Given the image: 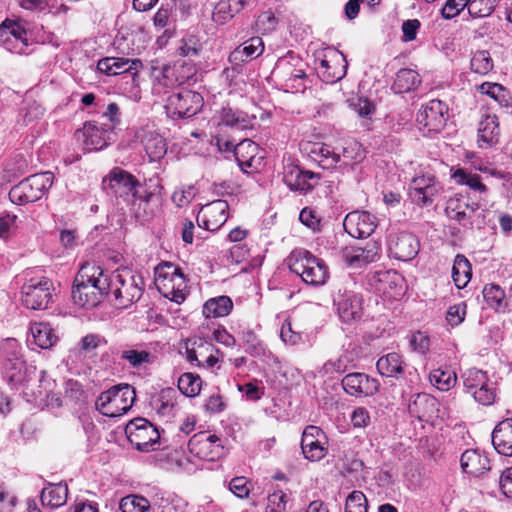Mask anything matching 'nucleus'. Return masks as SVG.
<instances>
[{"mask_svg":"<svg viewBox=\"0 0 512 512\" xmlns=\"http://www.w3.org/2000/svg\"><path fill=\"white\" fill-rule=\"evenodd\" d=\"M108 275L95 263H86L79 269L72 288V299L83 308H94L107 296Z\"/></svg>","mask_w":512,"mask_h":512,"instance_id":"nucleus-1","label":"nucleus"},{"mask_svg":"<svg viewBox=\"0 0 512 512\" xmlns=\"http://www.w3.org/2000/svg\"><path fill=\"white\" fill-rule=\"evenodd\" d=\"M108 281V297L121 309L136 303L145 288L143 277L129 268L117 269L108 275Z\"/></svg>","mask_w":512,"mask_h":512,"instance_id":"nucleus-2","label":"nucleus"},{"mask_svg":"<svg viewBox=\"0 0 512 512\" xmlns=\"http://www.w3.org/2000/svg\"><path fill=\"white\" fill-rule=\"evenodd\" d=\"M136 399V391L129 384L112 386L97 397L96 409L107 417H118L127 413Z\"/></svg>","mask_w":512,"mask_h":512,"instance_id":"nucleus-3","label":"nucleus"},{"mask_svg":"<svg viewBox=\"0 0 512 512\" xmlns=\"http://www.w3.org/2000/svg\"><path fill=\"white\" fill-rule=\"evenodd\" d=\"M291 272L310 285H322L328 277L324 262L306 250H294L287 259Z\"/></svg>","mask_w":512,"mask_h":512,"instance_id":"nucleus-4","label":"nucleus"},{"mask_svg":"<svg viewBox=\"0 0 512 512\" xmlns=\"http://www.w3.org/2000/svg\"><path fill=\"white\" fill-rule=\"evenodd\" d=\"M53 173L31 175L13 186L9 192L12 203L25 205L39 200L53 184Z\"/></svg>","mask_w":512,"mask_h":512,"instance_id":"nucleus-5","label":"nucleus"},{"mask_svg":"<svg viewBox=\"0 0 512 512\" xmlns=\"http://www.w3.org/2000/svg\"><path fill=\"white\" fill-rule=\"evenodd\" d=\"M155 285L158 291L167 299L182 303L187 296V283L181 270L172 264L156 268Z\"/></svg>","mask_w":512,"mask_h":512,"instance_id":"nucleus-6","label":"nucleus"},{"mask_svg":"<svg viewBox=\"0 0 512 512\" xmlns=\"http://www.w3.org/2000/svg\"><path fill=\"white\" fill-rule=\"evenodd\" d=\"M125 433L131 445L138 451H155L160 446V433L157 427L145 418L131 420L126 425Z\"/></svg>","mask_w":512,"mask_h":512,"instance_id":"nucleus-7","label":"nucleus"},{"mask_svg":"<svg viewBox=\"0 0 512 512\" xmlns=\"http://www.w3.org/2000/svg\"><path fill=\"white\" fill-rule=\"evenodd\" d=\"M465 392L484 406H490L495 402L496 389L485 371L470 368L462 374Z\"/></svg>","mask_w":512,"mask_h":512,"instance_id":"nucleus-8","label":"nucleus"},{"mask_svg":"<svg viewBox=\"0 0 512 512\" xmlns=\"http://www.w3.org/2000/svg\"><path fill=\"white\" fill-rule=\"evenodd\" d=\"M53 282L47 278H32L22 286V302L32 310L47 309L52 301Z\"/></svg>","mask_w":512,"mask_h":512,"instance_id":"nucleus-9","label":"nucleus"},{"mask_svg":"<svg viewBox=\"0 0 512 512\" xmlns=\"http://www.w3.org/2000/svg\"><path fill=\"white\" fill-rule=\"evenodd\" d=\"M202 104L203 97L201 94L182 89L168 97L165 107L171 117L190 118L200 111Z\"/></svg>","mask_w":512,"mask_h":512,"instance_id":"nucleus-10","label":"nucleus"},{"mask_svg":"<svg viewBox=\"0 0 512 512\" xmlns=\"http://www.w3.org/2000/svg\"><path fill=\"white\" fill-rule=\"evenodd\" d=\"M448 119V106L438 99L423 104L417 113L416 121L420 129L427 133H438L446 125Z\"/></svg>","mask_w":512,"mask_h":512,"instance_id":"nucleus-11","label":"nucleus"},{"mask_svg":"<svg viewBox=\"0 0 512 512\" xmlns=\"http://www.w3.org/2000/svg\"><path fill=\"white\" fill-rule=\"evenodd\" d=\"M316 70L324 82L335 83L346 75V58L339 50L328 48L324 51L323 57L319 59Z\"/></svg>","mask_w":512,"mask_h":512,"instance_id":"nucleus-12","label":"nucleus"},{"mask_svg":"<svg viewBox=\"0 0 512 512\" xmlns=\"http://www.w3.org/2000/svg\"><path fill=\"white\" fill-rule=\"evenodd\" d=\"M188 450L199 459L215 461L222 456L224 448L221 440L216 435L203 431L194 434L190 438Z\"/></svg>","mask_w":512,"mask_h":512,"instance_id":"nucleus-13","label":"nucleus"},{"mask_svg":"<svg viewBox=\"0 0 512 512\" xmlns=\"http://www.w3.org/2000/svg\"><path fill=\"white\" fill-rule=\"evenodd\" d=\"M103 183L105 188L111 190V193L116 197L126 200H129L130 197L133 199L141 198L137 189L141 186L139 181L132 174L122 169H113L108 179H104Z\"/></svg>","mask_w":512,"mask_h":512,"instance_id":"nucleus-14","label":"nucleus"},{"mask_svg":"<svg viewBox=\"0 0 512 512\" xmlns=\"http://www.w3.org/2000/svg\"><path fill=\"white\" fill-rule=\"evenodd\" d=\"M112 134V127L97 122H86L82 129L76 131L77 138H82L83 148L87 151H98L107 147Z\"/></svg>","mask_w":512,"mask_h":512,"instance_id":"nucleus-15","label":"nucleus"},{"mask_svg":"<svg viewBox=\"0 0 512 512\" xmlns=\"http://www.w3.org/2000/svg\"><path fill=\"white\" fill-rule=\"evenodd\" d=\"M185 349L187 360L198 367L213 368L219 361V350L210 341L202 338L188 340Z\"/></svg>","mask_w":512,"mask_h":512,"instance_id":"nucleus-16","label":"nucleus"},{"mask_svg":"<svg viewBox=\"0 0 512 512\" xmlns=\"http://www.w3.org/2000/svg\"><path fill=\"white\" fill-rule=\"evenodd\" d=\"M333 301L339 318L344 323H351L362 317V298L359 294L347 289L339 290Z\"/></svg>","mask_w":512,"mask_h":512,"instance_id":"nucleus-17","label":"nucleus"},{"mask_svg":"<svg viewBox=\"0 0 512 512\" xmlns=\"http://www.w3.org/2000/svg\"><path fill=\"white\" fill-rule=\"evenodd\" d=\"M376 216L367 211H353L346 215L343 227L354 238L369 237L376 229Z\"/></svg>","mask_w":512,"mask_h":512,"instance_id":"nucleus-18","label":"nucleus"},{"mask_svg":"<svg viewBox=\"0 0 512 512\" xmlns=\"http://www.w3.org/2000/svg\"><path fill=\"white\" fill-rule=\"evenodd\" d=\"M229 205L225 200H215L203 206L198 214L199 227L208 231H216L228 219Z\"/></svg>","mask_w":512,"mask_h":512,"instance_id":"nucleus-19","label":"nucleus"},{"mask_svg":"<svg viewBox=\"0 0 512 512\" xmlns=\"http://www.w3.org/2000/svg\"><path fill=\"white\" fill-rule=\"evenodd\" d=\"M26 35V30L18 22L5 20L0 25V43L4 44L11 52L25 53L28 46Z\"/></svg>","mask_w":512,"mask_h":512,"instance_id":"nucleus-20","label":"nucleus"},{"mask_svg":"<svg viewBox=\"0 0 512 512\" xmlns=\"http://www.w3.org/2000/svg\"><path fill=\"white\" fill-rule=\"evenodd\" d=\"M342 386L346 393L355 397H367L376 394L380 384L377 379L364 373H350L342 379Z\"/></svg>","mask_w":512,"mask_h":512,"instance_id":"nucleus-21","label":"nucleus"},{"mask_svg":"<svg viewBox=\"0 0 512 512\" xmlns=\"http://www.w3.org/2000/svg\"><path fill=\"white\" fill-rule=\"evenodd\" d=\"M439 191L440 187L434 177L417 176L411 181L409 194L414 203L427 206L433 203Z\"/></svg>","mask_w":512,"mask_h":512,"instance_id":"nucleus-22","label":"nucleus"},{"mask_svg":"<svg viewBox=\"0 0 512 512\" xmlns=\"http://www.w3.org/2000/svg\"><path fill=\"white\" fill-rule=\"evenodd\" d=\"M420 244L415 235L401 232L390 237L389 251L392 257L401 261H410L419 253Z\"/></svg>","mask_w":512,"mask_h":512,"instance_id":"nucleus-23","label":"nucleus"},{"mask_svg":"<svg viewBox=\"0 0 512 512\" xmlns=\"http://www.w3.org/2000/svg\"><path fill=\"white\" fill-rule=\"evenodd\" d=\"M317 173L303 170L297 165H288L284 171V182L293 191L306 193L312 190L319 181Z\"/></svg>","mask_w":512,"mask_h":512,"instance_id":"nucleus-24","label":"nucleus"},{"mask_svg":"<svg viewBox=\"0 0 512 512\" xmlns=\"http://www.w3.org/2000/svg\"><path fill=\"white\" fill-rule=\"evenodd\" d=\"M409 414L419 421H429L438 412V401L426 393L415 394L408 404Z\"/></svg>","mask_w":512,"mask_h":512,"instance_id":"nucleus-25","label":"nucleus"},{"mask_svg":"<svg viewBox=\"0 0 512 512\" xmlns=\"http://www.w3.org/2000/svg\"><path fill=\"white\" fill-rule=\"evenodd\" d=\"M1 368L5 380L13 389L26 386L36 376V368L27 366L25 361L8 363Z\"/></svg>","mask_w":512,"mask_h":512,"instance_id":"nucleus-26","label":"nucleus"},{"mask_svg":"<svg viewBox=\"0 0 512 512\" xmlns=\"http://www.w3.org/2000/svg\"><path fill=\"white\" fill-rule=\"evenodd\" d=\"M378 256V248L374 243H368L365 247L348 246L341 252L343 261L352 268H360L374 262Z\"/></svg>","mask_w":512,"mask_h":512,"instance_id":"nucleus-27","label":"nucleus"},{"mask_svg":"<svg viewBox=\"0 0 512 512\" xmlns=\"http://www.w3.org/2000/svg\"><path fill=\"white\" fill-rule=\"evenodd\" d=\"M500 135L499 122L495 114H485L481 117L478 127L479 147H490L498 142Z\"/></svg>","mask_w":512,"mask_h":512,"instance_id":"nucleus-28","label":"nucleus"},{"mask_svg":"<svg viewBox=\"0 0 512 512\" xmlns=\"http://www.w3.org/2000/svg\"><path fill=\"white\" fill-rule=\"evenodd\" d=\"M492 443L499 454L512 456V418L496 425L492 432Z\"/></svg>","mask_w":512,"mask_h":512,"instance_id":"nucleus-29","label":"nucleus"},{"mask_svg":"<svg viewBox=\"0 0 512 512\" xmlns=\"http://www.w3.org/2000/svg\"><path fill=\"white\" fill-rule=\"evenodd\" d=\"M141 64L139 59H127L119 57H106L98 61L97 69L108 76L119 75L122 73L136 70Z\"/></svg>","mask_w":512,"mask_h":512,"instance_id":"nucleus-30","label":"nucleus"},{"mask_svg":"<svg viewBox=\"0 0 512 512\" xmlns=\"http://www.w3.org/2000/svg\"><path fill=\"white\" fill-rule=\"evenodd\" d=\"M460 461L463 471L476 477L491 469L488 457L477 450H466Z\"/></svg>","mask_w":512,"mask_h":512,"instance_id":"nucleus-31","label":"nucleus"},{"mask_svg":"<svg viewBox=\"0 0 512 512\" xmlns=\"http://www.w3.org/2000/svg\"><path fill=\"white\" fill-rule=\"evenodd\" d=\"M376 367L382 376L398 377L404 373L406 364L400 354L391 352L380 357Z\"/></svg>","mask_w":512,"mask_h":512,"instance_id":"nucleus-32","label":"nucleus"},{"mask_svg":"<svg viewBox=\"0 0 512 512\" xmlns=\"http://www.w3.org/2000/svg\"><path fill=\"white\" fill-rule=\"evenodd\" d=\"M68 486L64 482L49 484L41 492V502L44 506L58 508L66 504Z\"/></svg>","mask_w":512,"mask_h":512,"instance_id":"nucleus-33","label":"nucleus"},{"mask_svg":"<svg viewBox=\"0 0 512 512\" xmlns=\"http://www.w3.org/2000/svg\"><path fill=\"white\" fill-rule=\"evenodd\" d=\"M475 209L468 203V200L462 195L451 197L446 204V215L453 220L462 222L471 218Z\"/></svg>","mask_w":512,"mask_h":512,"instance_id":"nucleus-34","label":"nucleus"},{"mask_svg":"<svg viewBox=\"0 0 512 512\" xmlns=\"http://www.w3.org/2000/svg\"><path fill=\"white\" fill-rule=\"evenodd\" d=\"M176 391L173 388L162 389L151 399L152 408L162 417L170 418L176 404Z\"/></svg>","mask_w":512,"mask_h":512,"instance_id":"nucleus-35","label":"nucleus"},{"mask_svg":"<svg viewBox=\"0 0 512 512\" xmlns=\"http://www.w3.org/2000/svg\"><path fill=\"white\" fill-rule=\"evenodd\" d=\"M245 5L244 0H220L214 7L212 19L217 24H225Z\"/></svg>","mask_w":512,"mask_h":512,"instance_id":"nucleus-36","label":"nucleus"},{"mask_svg":"<svg viewBox=\"0 0 512 512\" xmlns=\"http://www.w3.org/2000/svg\"><path fill=\"white\" fill-rule=\"evenodd\" d=\"M30 332L34 343L42 349L51 348L58 340V337L48 323H33L30 327Z\"/></svg>","mask_w":512,"mask_h":512,"instance_id":"nucleus-37","label":"nucleus"},{"mask_svg":"<svg viewBox=\"0 0 512 512\" xmlns=\"http://www.w3.org/2000/svg\"><path fill=\"white\" fill-rule=\"evenodd\" d=\"M233 308V302L228 296H219L207 300L203 306V315L206 318L227 316Z\"/></svg>","mask_w":512,"mask_h":512,"instance_id":"nucleus-38","label":"nucleus"},{"mask_svg":"<svg viewBox=\"0 0 512 512\" xmlns=\"http://www.w3.org/2000/svg\"><path fill=\"white\" fill-rule=\"evenodd\" d=\"M478 90L485 95L491 97L501 107H512V95L508 89L498 83L485 82L482 83Z\"/></svg>","mask_w":512,"mask_h":512,"instance_id":"nucleus-39","label":"nucleus"},{"mask_svg":"<svg viewBox=\"0 0 512 512\" xmlns=\"http://www.w3.org/2000/svg\"><path fill=\"white\" fill-rule=\"evenodd\" d=\"M235 158L239 167L245 173L248 168L252 167L254 157L256 155V146L250 139H244L234 147Z\"/></svg>","mask_w":512,"mask_h":512,"instance_id":"nucleus-40","label":"nucleus"},{"mask_svg":"<svg viewBox=\"0 0 512 512\" xmlns=\"http://www.w3.org/2000/svg\"><path fill=\"white\" fill-rule=\"evenodd\" d=\"M472 268L469 260L461 254L456 255L452 267V278L458 288H464L470 281Z\"/></svg>","mask_w":512,"mask_h":512,"instance_id":"nucleus-41","label":"nucleus"},{"mask_svg":"<svg viewBox=\"0 0 512 512\" xmlns=\"http://www.w3.org/2000/svg\"><path fill=\"white\" fill-rule=\"evenodd\" d=\"M483 297L488 306L497 312H505L507 302L504 290L496 284H487L483 289Z\"/></svg>","mask_w":512,"mask_h":512,"instance_id":"nucleus-42","label":"nucleus"},{"mask_svg":"<svg viewBox=\"0 0 512 512\" xmlns=\"http://www.w3.org/2000/svg\"><path fill=\"white\" fill-rule=\"evenodd\" d=\"M421 82L419 74L412 69H401L397 72L393 89L396 93H405L414 89Z\"/></svg>","mask_w":512,"mask_h":512,"instance_id":"nucleus-43","label":"nucleus"},{"mask_svg":"<svg viewBox=\"0 0 512 512\" xmlns=\"http://www.w3.org/2000/svg\"><path fill=\"white\" fill-rule=\"evenodd\" d=\"M430 383L441 391H448L453 388L457 381L456 373L450 369H435L430 372Z\"/></svg>","mask_w":512,"mask_h":512,"instance_id":"nucleus-44","label":"nucleus"},{"mask_svg":"<svg viewBox=\"0 0 512 512\" xmlns=\"http://www.w3.org/2000/svg\"><path fill=\"white\" fill-rule=\"evenodd\" d=\"M18 361H24L20 344L15 339H5L0 346V366Z\"/></svg>","mask_w":512,"mask_h":512,"instance_id":"nucleus-45","label":"nucleus"},{"mask_svg":"<svg viewBox=\"0 0 512 512\" xmlns=\"http://www.w3.org/2000/svg\"><path fill=\"white\" fill-rule=\"evenodd\" d=\"M202 379L194 373H184L178 379L179 391L187 397H195L201 391Z\"/></svg>","mask_w":512,"mask_h":512,"instance_id":"nucleus-46","label":"nucleus"},{"mask_svg":"<svg viewBox=\"0 0 512 512\" xmlns=\"http://www.w3.org/2000/svg\"><path fill=\"white\" fill-rule=\"evenodd\" d=\"M452 178L454 181L459 185H466L471 190L479 191V192H485L486 186L482 184L481 179L479 175L468 172L465 169L458 168L456 169L453 174Z\"/></svg>","mask_w":512,"mask_h":512,"instance_id":"nucleus-47","label":"nucleus"},{"mask_svg":"<svg viewBox=\"0 0 512 512\" xmlns=\"http://www.w3.org/2000/svg\"><path fill=\"white\" fill-rule=\"evenodd\" d=\"M144 149L151 160L161 159L167 151L164 139L158 134L150 133L144 139Z\"/></svg>","mask_w":512,"mask_h":512,"instance_id":"nucleus-48","label":"nucleus"},{"mask_svg":"<svg viewBox=\"0 0 512 512\" xmlns=\"http://www.w3.org/2000/svg\"><path fill=\"white\" fill-rule=\"evenodd\" d=\"M301 448L305 458L311 461H319L326 455V447L320 439L302 438Z\"/></svg>","mask_w":512,"mask_h":512,"instance_id":"nucleus-49","label":"nucleus"},{"mask_svg":"<svg viewBox=\"0 0 512 512\" xmlns=\"http://www.w3.org/2000/svg\"><path fill=\"white\" fill-rule=\"evenodd\" d=\"M471 70L479 75H486L493 69V60L486 50L476 51L470 61Z\"/></svg>","mask_w":512,"mask_h":512,"instance_id":"nucleus-50","label":"nucleus"},{"mask_svg":"<svg viewBox=\"0 0 512 512\" xmlns=\"http://www.w3.org/2000/svg\"><path fill=\"white\" fill-rule=\"evenodd\" d=\"M176 21L172 10L168 7L161 6L153 17V24L158 29L165 28L164 36L171 37L173 32V24Z\"/></svg>","mask_w":512,"mask_h":512,"instance_id":"nucleus-51","label":"nucleus"},{"mask_svg":"<svg viewBox=\"0 0 512 512\" xmlns=\"http://www.w3.org/2000/svg\"><path fill=\"white\" fill-rule=\"evenodd\" d=\"M119 509L122 512H147L150 503L145 497L132 494L121 499Z\"/></svg>","mask_w":512,"mask_h":512,"instance_id":"nucleus-52","label":"nucleus"},{"mask_svg":"<svg viewBox=\"0 0 512 512\" xmlns=\"http://www.w3.org/2000/svg\"><path fill=\"white\" fill-rule=\"evenodd\" d=\"M121 359L126 360L133 368L151 363L152 355L146 350L127 349L121 352Z\"/></svg>","mask_w":512,"mask_h":512,"instance_id":"nucleus-53","label":"nucleus"},{"mask_svg":"<svg viewBox=\"0 0 512 512\" xmlns=\"http://www.w3.org/2000/svg\"><path fill=\"white\" fill-rule=\"evenodd\" d=\"M345 512H367V498L363 492L354 490L347 496Z\"/></svg>","mask_w":512,"mask_h":512,"instance_id":"nucleus-54","label":"nucleus"},{"mask_svg":"<svg viewBox=\"0 0 512 512\" xmlns=\"http://www.w3.org/2000/svg\"><path fill=\"white\" fill-rule=\"evenodd\" d=\"M343 164L350 165L351 163L361 162L365 158V151L361 144L358 142H351L343 148Z\"/></svg>","mask_w":512,"mask_h":512,"instance_id":"nucleus-55","label":"nucleus"},{"mask_svg":"<svg viewBox=\"0 0 512 512\" xmlns=\"http://www.w3.org/2000/svg\"><path fill=\"white\" fill-rule=\"evenodd\" d=\"M179 54L184 57L197 56L202 50L200 40L194 35H187L181 40Z\"/></svg>","mask_w":512,"mask_h":512,"instance_id":"nucleus-56","label":"nucleus"},{"mask_svg":"<svg viewBox=\"0 0 512 512\" xmlns=\"http://www.w3.org/2000/svg\"><path fill=\"white\" fill-rule=\"evenodd\" d=\"M313 153L320 158V162L323 167L329 168L336 165L341 160V155L334 152V150L325 144H322L317 149L313 150Z\"/></svg>","mask_w":512,"mask_h":512,"instance_id":"nucleus-57","label":"nucleus"},{"mask_svg":"<svg viewBox=\"0 0 512 512\" xmlns=\"http://www.w3.org/2000/svg\"><path fill=\"white\" fill-rule=\"evenodd\" d=\"M262 354H263V359L261 361L263 363V365H262L263 374L267 378L272 379L278 373H280V370H281L280 363H279L278 359L274 355H272L271 352H262Z\"/></svg>","mask_w":512,"mask_h":512,"instance_id":"nucleus-58","label":"nucleus"},{"mask_svg":"<svg viewBox=\"0 0 512 512\" xmlns=\"http://www.w3.org/2000/svg\"><path fill=\"white\" fill-rule=\"evenodd\" d=\"M252 483L246 477H235L230 481V491L239 498H245L249 495Z\"/></svg>","mask_w":512,"mask_h":512,"instance_id":"nucleus-59","label":"nucleus"},{"mask_svg":"<svg viewBox=\"0 0 512 512\" xmlns=\"http://www.w3.org/2000/svg\"><path fill=\"white\" fill-rule=\"evenodd\" d=\"M409 345L412 351L419 354H425L429 350L430 340L426 334L417 331L411 335Z\"/></svg>","mask_w":512,"mask_h":512,"instance_id":"nucleus-60","label":"nucleus"},{"mask_svg":"<svg viewBox=\"0 0 512 512\" xmlns=\"http://www.w3.org/2000/svg\"><path fill=\"white\" fill-rule=\"evenodd\" d=\"M469 0H447L441 10V14L445 19H452L467 7Z\"/></svg>","mask_w":512,"mask_h":512,"instance_id":"nucleus-61","label":"nucleus"},{"mask_svg":"<svg viewBox=\"0 0 512 512\" xmlns=\"http://www.w3.org/2000/svg\"><path fill=\"white\" fill-rule=\"evenodd\" d=\"M299 220L301 223L312 231H318L320 227V218L316 214L314 210L311 208L305 207L301 210L299 215Z\"/></svg>","mask_w":512,"mask_h":512,"instance_id":"nucleus-62","label":"nucleus"},{"mask_svg":"<svg viewBox=\"0 0 512 512\" xmlns=\"http://www.w3.org/2000/svg\"><path fill=\"white\" fill-rule=\"evenodd\" d=\"M285 494L282 492H275L268 496L266 512H285L286 501Z\"/></svg>","mask_w":512,"mask_h":512,"instance_id":"nucleus-63","label":"nucleus"},{"mask_svg":"<svg viewBox=\"0 0 512 512\" xmlns=\"http://www.w3.org/2000/svg\"><path fill=\"white\" fill-rule=\"evenodd\" d=\"M65 395L74 402H80L84 398V391L82 385L73 379H69L65 382Z\"/></svg>","mask_w":512,"mask_h":512,"instance_id":"nucleus-64","label":"nucleus"}]
</instances>
